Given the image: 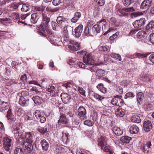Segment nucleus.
Segmentation results:
<instances>
[{
  "label": "nucleus",
  "mask_w": 154,
  "mask_h": 154,
  "mask_svg": "<svg viewBox=\"0 0 154 154\" xmlns=\"http://www.w3.org/2000/svg\"><path fill=\"white\" fill-rule=\"evenodd\" d=\"M145 33L142 31L139 32L137 35L138 38H145Z\"/></svg>",
  "instance_id": "nucleus-52"
},
{
  "label": "nucleus",
  "mask_w": 154,
  "mask_h": 154,
  "mask_svg": "<svg viewBox=\"0 0 154 154\" xmlns=\"http://www.w3.org/2000/svg\"><path fill=\"white\" fill-rule=\"evenodd\" d=\"M49 39V41L52 44L55 46H61L63 44L61 39Z\"/></svg>",
  "instance_id": "nucleus-29"
},
{
  "label": "nucleus",
  "mask_w": 154,
  "mask_h": 154,
  "mask_svg": "<svg viewBox=\"0 0 154 154\" xmlns=\"http://www.w3.org/2000/svg\"><path fill=\"white\" fill-rule=\"evenodd\" d=\"M41 17V14L38 12L32 14L31 15L30 21L33 24L36 23Z\"/></svg>",
  "instance_id": "nucleus-14"
},
{
  "label": "nucleus",
  "mask_w": 154,
  "mask_h": 154,
  "mask_svg": "<svg viewBox=\"0 0 154 154\" xmlns=\"http://www.w3.org/2000/svg\"><path fill=\"white\" fill-rule=\"evenodd\" d=\"M78 115L80 117L83 119L86 117V111L84 107L80 106L77 110Z\"/></svg>",
  "instance_id": "nucleus-15"
},
{
  "label": "nucleus",
  "mask_w": 154,
  "mask_h": 154,
  "mask_svg": "<svg viewBox=\"0 0 154 154\" xmlns=\"http://www.w3.org/2000/svg\"><path fill=\"white\" fill-rule=\"evenodd\" d=\"M105 72L104 70L101 69H97L96 72V75L98 77L102 78L105 75Z\"/></svg>",
  "instance_id": "nucleus-36"
},
{
  "label": "nucleus",
  "mask_w": 154,
  "mask_h": 154,
  "mask_svg": "<svg viewBox=\"0 0 154 154\" xmlns=\"http://www.w3.org/2000/svg\"><path fill=\"white\" fill-rule=\"evenodd\" d=\"M144 55L142 54H141L139 53H136L134 54L132 57H131V58H134L136 57L140 58V57H146Z\"/></svg>",
  "instance_id": "nucleus-57"
},
{
  "label": "nucleus",
  "mask_w": 154,
  "mask_h": 154,
  "mask_svg": "<svg viewBox=\"0 0 154 154\" xmlns=\"http://www.w3.org/2000/svg\"><path fill=\"white\" fill-rule=\"evenodd\" d=\"M60 97L63 103L67 104L70 102L71 100L70 96L67 93H63L60 95Z\"/></svg>",
  "instance_id": "nucleus-17"
},
{
  "label": "nucleus",
  "mask_w": 154,
  "mask_h": 154,
  "mask_svg": "<svg viewBox=\"0 0 154 154\" xmlns=\"http://www.w3.org/2000/svg\"><path fill=\"white\" fill-rule=\"evenodd\" d=\"M41 113V111L38 110H36L34 114L37 119H38L39 118H40L42 116Z\"/></svg>",
  "instance_id": "nucleus-61"
},
{
  "label": "nucleus",
  "mask_w": 154,
  "mask_h": 154,
  "mask_svg": "<svg viewBox=\"0 0 154 154\" xmlns=\"http://www.w3.org/2000/svg\"><path fill=\"white\" fill-rule=\"evenodd\" d=\"M56 21L60 26L63 28L68 26V21L66 18L63 16L58 17L57 18Z\"/></svg>",
  "instance_id": "nucleus-8"
},
{
  "label": "nucleus",
  "mask_w": 154,
  "mask_h": 154,
  "mask_svg": "<svg viewBox=\"0 0 154 154\" xmlns=\"http://www.w3.org/2000/svg\"><path fill=\"white\" fill-rule=\"evenodd\" d=\"M122 97L119 95L114 96L111 100V103L114 106L117 107H121L124 105L125 103L121 99Z\"/></svg>",
  "instance_id": "nucleus-5"
},
{
  "label": "nucleus",
  "mask_w": 154,
  "mask_h": 154,
  "mask_svg": "<svg viewBox=\"0 0 154 154\" xmlns=\"http://www.w3.org/2000/svg\"><path fill=\"white\" fill-rule=\"evenodd\" d=\"M70 45L68 46V48L71 51H77L79 47V44L77 42H74L72 40L69 41Z\"/></svg>",
  "instance_id": "nucleus-12"
},
{
  "label": "nucleus",
  "mask_w": 154,
  "mask_h": 154,
  "mask_svg": "<svg viewBox=\"0 0 154 154\" xmlns=\"http://www.w3.org/2000/svg\"><path fill=\"white\" fill-rule=\"evenodd\" d=\"M143 97L144 94L142 93L139 92L137 94V100L139 104L142 103Z\"/></svg>",
  "instance_id": "nucleus-33"
},
{
  "label": "nucleus",
  "mask_w": 154,
  "mask_h": 154,
  "mask_svg": "<svg viewBox=\"0 0 154 154\" xmlns=\"http://www.w3.org/2000/svg\"><path fill=\"white\" fill-rule=\"evenodd\" d=\"M83 26L82 24H80L76 27L73 32V34L76 38H79L82 34L83 30Z\"/></svg>",
  "instance_id": "nucleus-13"
},
{
  "label": "nucleus",
  "mask_w": 154,
  "mask_h": 154,
  "mask_svg": "<svg viewBox=\"0 0 154 154\" xmlns=\"http://www.w3.org/2000/svg\"><path fill=\"white\" fill-rule=\"evenodd\" d=\"M129 131L131 134H136L138 133L139 128L137 126L133 125L130 126Z\"/></svg>",
  "instance_id": "nucleus-27"
},
{
  "label": "nucleus",
  "mask_w": 154,
  "mask_h": 154,
  "mask_svg": "<svg viewBox=\"0 0 154 154\" xmlns=\"http://www.w3.org/2000/svg\"><path fill=\"white\" fill-rule=\"evenodd\" d=\"M131 121L133 122L139 123L141 122V120L139 116L135 115H133L131 118Z\"/></svg>",
  "instance_id": "nucleus-37"
},
{
  "label": "nucleus",
  "mask_w": 154,
  "mask_h": 154,
  "mask_svg": "<svg viewBox=\"0 0 154 154\" xmlns=\"http://www.w3.org/2000/svg\"><path fill=\"white\" fill-rule=\"evenodd\" d=\"M109 23L110 25L114 26L109 28L107 31L104 33V35H106L112 30L116 29V28L119 27L120 24V22L119 21H117L116 19L114 17H112L110 19Z\"/></svg>",
  "instance_id": "nucleus-4"
},
{
  "label": "nucleus",
  "mask_w": 154,
  "mask_h": 154,
  "mask_svg": "<svg viewBox=\"0 0 154 154\" xmlns=\"http://www.w3.org/2000/svg\"><path fill=\"white\" fill-rule=\"evenodd\" d=\"M34 133L33 132H27L25 134V141L29 142H32L33 141V137Z\"/></svg>",
  "instance_id": "nucleus-23"
},
{
  "label": "nucleus",
  "mask_w": 154,
  "mask_h": 154,
  "mask_svg": "<svg viewBox=\"0 0 154 154\" xmlns=\"http://www.w3.org/2000/svg\"><path fill=\"white\" fill-rule=\"evenodd\" d=\"M89 67L88 66L85 69H88L90 70L92 72H96L97 69V68L95 66H94L93 65Z\"/></svg>",
  "instance_id": "nucleus-54"
},
{
  "label": "nucleus",
  "mask_w": 154,
  "mask_h": 154,
  "mask_svg": "<svg viewBox=\"0 0 154 154\" xmlns=\"http://www.w3.org/2000/svg\"><path fill=\"white\" fill-rule=\"evenodd\" d=\"M94 1L96 2L99 6H103L105 2V0H94Z\"/></svg>",
  "instance_id": "nucleus-53"
},
{
  "label": "nucleus",
  "mask_w": 154,
  "mask_h": 154,
  "mask_svg": "<svg viewBox=\"0 0 154 154\" xmlns=\"http://www.w3.org/2000/svg\"><path fill=\"white\" fill-rule=\"evenodd\" d=\"M97 88L103 93H105L106 91V88H103V85L102 84H99L97 86Z\"/></svg>",
  "instance_id": "nucleus-46"
},
{
  "label": "nucleus",
  "mask_w": 154,
  "mask_h": 154,
  "mask_svg": "<svg viewBox=\"0 0 154 154\" xmlns=\"http://www.w3.org/2000/svg\"><path fill=\"white\" fill-rule=\"evenodd\" d=\"M14 154H24V150L21 148H16L14 150Z\"/></svg>",
  "instance_id": "nucleus-44"
},
{
  "label": "nucleus",
  "mask_w": 154,
  "mask_h": 154,
  "mask_svg": "<svg viewBox=\"0 0 154 154\" xmlns=\"http://www.w3.org/2000/svg\"><path fill=\"white\" fill-rule=\"evenodd\" d=\"M143 127L146 132H148L150 131L152 128V125L151 122L149 120L144 121L143 123Z\"/></svg>",
  "instance_id": "nucleus-16"
},
{
  "label": "nucleus",
  "mask_w": 154,
  "mask_h": 154,
  "mask_svg": "<svg viewBox=\"0 0 154 154\" xmlns=\"http://www.w3.org/2000/svg\"><path fill=\"white\" fill-rule=\"evenodd\" d=\"M83 36L84 38L88 37L91 35L89 32V27L88 26H86L85 27L84 31L82 35Z\"/></svg>",
  "instance_id": "nucleus-43"
},
{
  "label": "nucleus",
  "mask_w": 154,
  "mask_h": 154,
  "mask_svg": "<svg viewBox=\"0 0 154 154\" xmlns=\"http://www.w3.org/2000/svg\"><path fill=\"white\" fill-rule=\"evenodd\" d=\"M36 130L42 134H44L45 133H48L49 129L48 128L46 127H39L37 128Z\"/></svg>",
  "instance_id": "nucleus-34"
},
{
  "label": "nucleus",
  "mask_w": 154,
  "mask_h": 154,
  "mask_svg": "<svg viewBox=\"0 0 154 154\" xmlns=\"http://www.w3.org/2000/svg\"><path fill=\"white\" fill-rule=\"evenodd\" d=\"M45 6L43 5L35 6L34 7V9L37 11H40L41 12L43 13L45 9Z\"/></svg>",
  "instance_id": "nucleus-42"
},
{
  "label": "nucleus",
  "mask_w": 154,
  "mask_h": 154,
  "mask_svg": "<svg viewBox=\"0 0 154 154\" xmlns=\"http://www.w3.org/2000/svg\"><path fill=\"white\" fill-rule=\"evenodd\" d=\"M120 107H116L115 106H113L111 108V110L112 112L115 113L117 116L122 117L125 115V111Z\"/></svg>",
  "instance_id": "nucleus-7"
},
{
  "label": "nucleus",
  "mask_w": 154,
  "mask_h": 154,
  "mask_svg": "<svg viewBox=\"0 0 154 154\" xmlns=\"http://www.w3.org/2000/svg\"><path fill=\"white\" fill-rule=\"evenodd\" d=\"M73 84L72 83L70 82H67L66 83L63 84V86L66 87L67 88H71L73 87Z\"/></svg>",
  "instance_id": "nucleus-63"
},
{
  "label": "nucleus",
  "mask_w": 154,
  "mask_h": 154,
  "mask_svg": "<svg viewBox=\"0 0 154 154\" xmlns=\"http://www.w3.org/2000/svg\"><path fill=\"white\" fill-rule=\"evenodd\" d=\"M11 17L14 20L20 19L19 15L18 13H16L15 12L12 13L11 14Z\"/></svg>",
  "instance_id": "nucleus-49"
},
{
  "label": "nucleus",
  "mask_w": 154,
  "mask_h": 154,
  "mask_svg": "<svg viewBox=\"0 0 154 154\" xmlns=\"http://www.w3.org/2000/svg\"><path fill=\"white\" fill-rule=\"evenodd\" d=\"M8 106L9 103L8 102H2L0 104V111L2 112H3L8 108Z\"/></svg>",
  "instance_id": "nucleus-28"
},
{
  "label": "nucleus",
  "mask_w": 154,
  "mask_h": 154,
  "mask_svg": "<svg viewBox=\"0 0 154 154\" xmlns=\"http://www.w3.org/2000/svg\"><path fill=\"white\" fill-rule=\"evenodd\" d=\"M40 144L42 147V149L44 151H47L48 150L49 147V144L45 140H42L40 142Z\"/></svg>",
  "instance_id": "nucleus-25"
},
{
  "label": "nucleus",
  "mask_w": 154,
  "mask_h": 154,
  "mask_svg": "<svg viewBox=\"0 0 154 154\" xmlns=\"http://www.w3.org/2000/svg\"><path fill=\"white\" fill-rule=\"evenodd\" d=\"M67 27H65L63 28V37L65 38H68L69 37V35L68 33V32L67 29Z\"/></svg>",
  "instance_id": "nucleus-48"
},
{
  "label": "nucleus",
  "mask_w": 154,
  "mask_h": 154,
  "mask_svg": "<svg viewBox=\"0 0 154 154\" xmlns=\"http://www.w3.org/2000/svg\"><path fill=\"white\" fill-rule=\"evenodd\" d=\"M63 2V0H53L52 1L53 5L55 6H57Z\"/></svg>",
  "instance_id": "nucleus-59"
},
{
  "label": "nucleus",
  "mask_w": 154,
  "mask_h": 154,
  "mask_svg": "<svg viewBox=\"0 0 154 154\" xmlns=\"http://www.w3.org/2000/svg\"><path fill=\"white\" fill-rule=\"evenodd\" d=\"M41 15L42 18V22L39 26V29L41 31H44L45 28L48 27L51 21V17L47 16L45 11L42 13Z\"/></svg>",
  "instance_id": "nucleus-2"
},
{
  "label": "nucleus",
  "mask_w": 154,
  "mask_h": 154,
  "mask_svg": "<svg viewBox=\"0 0 154 154\" xmlns=\"http://www.w3.org/2000/svg\"><path fill=\"white\" fill-rule=\"evenodd\" d=\"M98 142V146L101 147L102 149H103V147L105 145L106 142V138L103 136H101L100 138H98L97 140Z\"/></svg>",
  "instance_id": "nucleus-21"
},
{
  "label": "nucleus",
  "mask_w": 154,
  "mask_h": 154,
  "mask_svg": "<svg viewBox=\"0 0 154 154\" xmlns=\"http://www.w3.org/2000/svg\"><path fill=\"white\" fill-rule=\"evenodd\" d=\"M84 62L86 64V65L84 64L82 62H80L78 63V66L82 68H85L87 67L88 65L92 66L94 63V61L93 57L91 53L88 54L86 56L83 57Z\"/></svg>",
  "instance_id": "nucleus-1"
},
{
  "label": "nucleus",
  "mask_w": 154,
  "mask_h": 154,
  "mask_svg": "<svg viewBox=\"0 0 154 154\" xmlns=\"http://www.w3.org/2000/svg\"><path fill=\"white\" fill-rule=\"evenodd\" d=\"M45 29L46 34L47 38H55L57 37L56 34L53 32L52 30L51 29L49 28L48 27L46 28H45Z\"/></svg>",
  "instance_id": "nucleus-19"
},
{
  "label": "nucleus",
  "mask_w": 154,
  "mask_h": 154,
  "mask_svg": "<svg viewBox=\"0 0 154 154\" xmlns=\"http://www.w3.org/2000/svg\"><path fill=\"white\" fill-rule=\"evenodd\" d=\"M46 10L48 13H55L59 10L58 7H53L50 5H48L46 8Z\"/></svg>",
  "instance_id": "nucleus-24"
},
{
  "label": "nucleus",
  "mask_w": 154,
  "mask_h": 154,
  "mask_svg": "<svg viewBox=\"0 0 154 154\" xmlns=\"http://www.w3.org/2000/svg\"><path fill=\"white\" fill-rule=\"evenodd\" d=\"M28 94L27 91H23L21 92L18 93L17 94V98L20 97L26 98V96Z\"/></svg>",
  "instance_id": "nucleus-40"
},
{
  "label": "nucleus",
  "mask_w": 154,
  "mask_h": 154,
  "mask_svg": "<svg viewBox=\"0 0 154 154\" xmlns=\"http://www.w3.org/2000/svg\"><path fill=\"white\" fill-rule=\"evenodd\" d=\"M111 56L114 58H115L119 61H121L122 60L121 57V56L118 54H111Z\"/></svg>",
  "instance_id": "nucleus-62"
},
{
  "label": "nucleus",
  "mask_w": 154,
  "mask_h": 154,
  "mask_svg": "<svg viewBox=\"0 0 154 154\" xmlns=\"http://www.w3.org/2000/svg\"><path fill=\"white\" fill-rule=\"evenodd\" d=\"M143 14L141 12H132L130 14V16L131 18H134L142 15Z\"/></svg>",
  "instance_id": "nucleus-51"
},
{
  "label": "nucleus",
  "mask_w": 154,
  "mask_h": 154,
  "mask_svg": "<svg viewBox=\"0 0 154 154\" xmlns=\"http://www.w3.org/2000/svg\"><path fill=\"white\" fill-rule=\"evenodd\" d=\"M103 151L105 152H109V154H112L113 153L112 148L109 145L106 146L104 147Z\"/></svg>",
  "instance_id": "nucleus-45"
},
{
  "label": "nucleus",
  "mask_w": 154,
  "mask_h": 154,
  "mask_svg": "<svg viewBox=\"0 0 154 154\" xmlns=\"http://www.w3.org/2000/svg\"><path fill=\"white\" fill-rule=\"evenodd\" d=\"M81 17V13L79 12H76L75 14L74 17L71 20V21L72 22L75 23L79 20Z\"/></svg>",
  "instance_id": "nucleus-32"
},
{
  "label": "nucleus",
  "mask_w": 154,
  "mask_h": 154,
  "mask_svg": "<svg viewBox=\"0 0 154 154\" xmlns=\"http://www.w3.org/2000/svg\"><path fill=\"white\" fill-rule=\"evenodd\" d=\"M131 0H124L123 1V4L125 6H129L131 4Z\"/></svg>",
  "instance_id": "nucleus-64"
},
{
  "label": "nucleus",
  "mask_w": 154,
  "mask_h": 154,
  "mask_svg": "<svg viewBox=\"0 0 154 154\" xmlns=\"http://www.w3.org/2000/svg\"><path fill=\"white\" fill-rule=\"evenodd\" d=\"M92 95L94 97L97 99L98 100L101 101L104 98V97L100 95H99L94 92H93L92 94Z\"/></svg>",
  "instance_id": "nucleus-47"
},
{
  "label": "nucleus",
  "mask_w": 154,
  "mask_h": 154,
  "mask_svg": "<svg viewBox=\"0 0 154 154\" xmlns=\"http://www.w3.org/2000/svg\"><path fill=\"white\" fill-rule=\"evenodd\" d=\"M147 31H153L154 30V22L150 21L147 25L145 28Z\"/></svg>",
  "instance_id": "nucleus-30"
},
{
  "label": "nucleus",
  "mask_w": 154,
  "mask_h": 154,
  "mask_svg": "<svg viewBox=\"0 0 154 154\" xmlns=\"http://www.w3.org/2000/svg\"><path fill=\"white\" fill-rule=\"evenodd\" d=\"M112 131L114 134L116 135L120 136L123 133V129L117 126H114L112 128Z\"/></svg>",
  "instance_id": "nucleus-26"
},
{
  "label": "nucleus",
  "mask_w": 154,
  "mask_h": 154,
  "mask_svg": "<svg viewBox=\"0 0 154 154\" xmlns=\"http://www.w3.org/2000/svg\"><path fill=\"white\" fill-rule=\"evenodd\" d=\"M134 94L132 92H128L125 95L124 98L127 99L128 98L132 99L134 97Z\"/></svg>",
  "instance_id": "nucleus-56"
},
{
  "label": "nucleus",
  "mask_w": 154,
  "mask_h": 154,
  "mask_svg": "<svg viewBox=\"0 0 154 154\" xmlns=\"http://www.w3.org/2000/svg\"><path fill=\"white\" fill-rule=\"evenodd\" d=\"M135 9L132 7L120 9L117 11L118 14L122 16H128L131 12L134 11Z\"/></svg>",
  "instance_id": "nucleus-6"
},
{
  "label": "nucleus",
  "mask_w": 154,
  "mask_h": 154,
  "mask_svg": "<svg viewBox=\"0 0 154 154\" xmlns=\"http://www.w3.org/2000/svg\"><path fill=\"white\" fill-rule=\"evenodd\" d=\"M131 139V138L127 136L121 137L120 140L123 143H128Z\"/></svg>",
  "instance_id": "nucleus-41"
},
{
  "label": "nucleus",
  "mask_w": 154,
  "mask_h": 154,
  "mask_svg": "<svg viewBox=\"0 0 154 154\" xmlns=\"http://www.w3.org/2000/svg\"><path fill=\"white\" fill-rule=\"evenodd\" d=\"M6 117L7 119L11 121H14V116L12 114V112L10 109H9L7 112Z\"/></svg>",
  "instance_id": "nucleus-39"
},
{
  "label": "nucleus",
  "mask_w": 154,
  "mask_h": 154,
  "mask_svg": "<svg viewBox=\"0 0 154 154\" xmlns=\"http://www.w3.org/2000/svg\"><path fill=\"white\" fill-rule=\"evenodd\" d=\"M11 22V20L9 18H5L0 19V23L6 26H8Z\"/></svg>",
  "instance_id": "nucleus-31"
},
{
  "label": "nucleus",
  "mask_w": 154,
  "mask_h": 154,
  "mask_svg": "<svg viewBox=\"0 0 154 154\" xmlns=\"http://www.w3.org/2000/svg\"><path fill=\"white\" fill-rule=\"evenodd\" d=\"M84 125L88 126H92L94 125V122L91 120H87L84 121Z\"/></svg>",
  "instance_id": "nucleus-55"
},
{
  "label": "nucleus",
  "mask_w": 154,
  "mask_h": 154,
  "mask_svg": "<svg viewBox=\"0 0 154 154\" xmlns=\"http://www.w3.org/2000/svg\"><path fill=\"white\" fill-rule=\"evenodd\" d=\"M32 142H29L23 141L21 143V144L25 150H26L28 152H30L32 150L33 147L32 144Z\"/></svg>",
  "instance_id": "nucleus-11"
},
{
  "label": "nucleus",
  "mask_w": 154,
  "mask_h": 154,
  "mask_svg": "<svg viewBox=\"0 0 154 154\" xmlns=\"http://www.w3.org/2000/svg\"><path fill=\"white\" fill-rule=\"evenodd\" d=\"M29 10V5L28 4H24L22 5V7L21 8L22 11L27 12Z\"/></svg>",
  "instance_id": "nucleus-50"
},
{
  "label": "nucleus",
  "mask_w": 154,
  "mask_h": 154,
  "mask_svg": "<svg viewBox=\"0 0 154 154\" xmlns=\"http://www.w3.org/2000/svg\"><path fill=\"white\" fill-rule=\"evenodd\" d=\"M11 139L8 137H5L3 138V142L5 150L8 151L10 150V147L11 144Z\"/></svg>",
  "instance_id": "nucleus-10"
},
{
  "label": "nucleus",
  "mask_w": 154,
  "mask_h": 154,
  "mask_svg": "<svg viewBox=\"0 0 154 154\" xmlns=\"http://www.w3.org/2000/svg\"><path fill=\"white\" fill-rule=\"evenodd\" d=\"M152 1V0H144L141 5V9H148L151 5Z\"/></svg>",
  "instance_id": "nucleus-20"
},
{
  "label": "nucleus",
  "mask_w": 154,
  "mask_h": 154,
  "mask_svg": "<svg viewBox=\"0 0 154 154\" xmlns=\"http://www.w3.org/2000/svg\"><path fill=\"white\" fill-rule=\"evenodd\" d=\"M92 119L94 121H96L97 119V113L95 111H93L92 114Z\"/></svg>",
  "instance_id": "nucleus-60"
},
{
  "label": "nucleus",
  "mask_w": 154,
  "mask_h": 154,
  "mask_svg": "<svg viewBox=\"0 0 154 154\" xmlns=\"http://www.w3.org/2000/svg\"><path fill=\"white\" fill-rule=\"evenodd\" d=\"M109 47L106 46H100L99 47L98 49L100 51H103V52L107 51L109 49Z\"/></svg>",
  "instance_id": "nucleus-58"
},
{
  "label": "nucleus",
  "mask_w": 154,
  "mask_h": 154,
  "mask_svg": "<svg viewBox=\"0 0 154 154\" xmlns=\"http://www.w3.org/2000/svg\"><path fill=\"white\" fill-rule=\"evenodd\" d=\"M51 25L52 29L55 31H57L58 29L60 26V25L57 23V22L52 21L51 22Z\"/></svg>",
  "instance_id": "nucleus-38"
},
{
  "label": "nucleus",
  "mask_w": 154,
  "mask_h": 154,
  "mask_svg": "<svg viewBox=\"0 0 154 154\" xmlns=\"http://www.w3.org/2000/svg\"><path fill=\"white\" fill-rule=\"evenodd\" d=\"M19 99V103L22 106H27L29 104V99H26L25 97L17 98Z\"/></svg>",
  "instance_id": "nucleus-22"
},
{
  "label": "nucleus",
  "mask_w": 154,
  "mask_h": 154,
  "mask_svg": "<svg viewBox=\"0 0 154 154\" xmlns=\"http://www.w3.org/2000/svg\"><path fill=\"white\" fill-rule=\"evenodd\" d=\"M32 99L36 104L38 105L42 103V98L38 96H35L33 97Z\"/></svg>",
  "instance_id": "nucleus-35"
},
{
  "label": "nucleus",
  "mask_w": 154,
  "mask_h": 154,
  "mask_svg": "<svg viewBox=\"0 0 154 154\" xmlns=\"http://www.w3.org/2000/svg\"><path fill=\"white\" fill-rule=\"evenodd\" d=\"M58 123L60 125L66 124L68 123V120L66 118L65 114L60 112V119L58 121Z\"/></svg>",
  "instance_id": "nucleus-18"
},
{
  "label": "nucleus",
  "mask_w": 154,
  "mask_h": 154,
  "mask_svg": "<svg viewBox=\"0 0 154 154\" xmlns=\"http://www.w3.org/2000/svg\"><path fill=\"white\" fill-rule=\"evenodd\" d=\"M99 23L101 25L99 24H96L94 25L92 28V31L93 33V35H91L92 36L96 35L97 34L100 32L101 29V26L102 25V29L103 31H104L103 29L105 30L104 29L103 26H104V28L105 27L106 25V20L105 19H103L101 20L99 22Z\"/></svg>",
  "instance_id": "nucleus-3"
},
{
  "label": "nucleus",
  "mask_w": 154,
  "mask_h": 154,
  "mask_svg": "<svg viewBox=\"0 0 154 154\" xmlns=\"http://www.w3.org/2000/svg\"><path fill=\"white\" fill-rule=\"evenodd\" d=\"M146 20L145 18H141L139 20H136L133 23L135 28H138L143 26L146 23Z\"/></svg>",
  "instance_id": "nucleus-9"
}]
</instances>
